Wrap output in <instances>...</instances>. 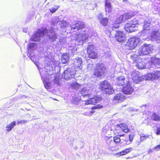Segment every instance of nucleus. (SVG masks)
I'll use <instances>...</instances> for the list:
<instances>
[{
    "label": "nucleus",
    "instance_id": "obj_13",
    "mask_svg": "<svg viewBox=\"0 0 160 160\" xmlns=\"http://www.w3.org/2000/svg\"><path fill=\"white\" fill-rule=\"evenodd\" d=\"M93 49L94 45H90L88 48L87 52L90 58L94 59L97 57L98 54L96 52L93 51Z\"/></svg>",
    "mask_w": 160,
    "mask_h": 160
},
{
    "label": "nucleus",
    "instance_id": "obj_38",
    "mask_svg": "<svg viewBox=\"0 0 160 160\" xmlns=\"http://www.w3.org/2000/svg\"><path fill=\"white\" fill-rule=\"evenodd\" d=\"M150 23L147 22H144L143 25V29L144 30H148L149 29Z\"/></svg>",
    "mask_w": 160,
    "mask_h": 160
},
{
    "label": "nucleus",
    "instance_id": "obj_41",
    "mask_svg": "<svg viewBox=\"0 0 160 160\" xmlns=\"http://www.w3.org/2000/svg\"><path fill=\"white\" fill-rule=\"evenodd\" d=\"M149 138L148 135H141L140 136V141L141 142L145 140H146L147 138Z\"/></svg>",
    "mask_w": 160,
    "mask_h": 160
},
{
    "label": "nucleus",
    "instance_id": "obj_59",
    "mask_svg": "<svg viewBox=\"0 0 160 160\" xmlns=\"http://www.w3.org/2000/svg\"><path fill=\"white\" fill-rule=\"evenodd\" d=\"M124 143L126 144H129V143H128L127 142H125Z\"/></svg>",
    "mask_w": 160,
    "mask_h": 160
},
{
    "label": "nucleus",
    "instance_id": "obj_3",
    "mask_svg": "<svg viewBox=\"0 0 160 160\" xmlns=\"http://www.w3.org/2000/svg\"><path fill=\"white\" fill-rule=\"evenodd\" d=\"M100 85V88L103 92L106 94H110L114 92L112 87L107 81L105 80L101 82Z\"/></svg>",
    "mask_w": 160,
    "mask_h": 160
},
{
    "label": "nucleus",
    "instance_id": "obj_60",
    "mask_svg": "<svg viewBox=\"0 0 160 160\" xmlns=\"http://www.w3.org/2000/svg\"><path fill=\"white\" fill-rule=\"evenodd\" d=\"M90 112V113H93V112Z\"/></svg>",
    "mask_w": 160,
    "mask_h": 160
},
{
    "label": "nucleus",
    "instance_id": "obj_21",
    "mask_svg": "<svg viewBox=\"0 0 160 160\" xmlns=\"http://www.w3.org/2000/svg\"><path fill=\"white\" fill-rule=\"evenodd\" d=\"M125 98V96L122 93H119L116 95L113 99V103L115 104L123 101Z\"/></svg>",
    "mask_w": 160,
    "mask_h": 160
},
{
    "label": "nucleus",
    "instance_id": "obj_22",
    "mask_svg": "<svg viewBox=\"0 0 160 160\" xmlns=\"http://www.w3.org/2000/svg\"><path fill=\"white\" fill-rule=\"evenodd\" d=\"M132 78L133 82L136 83H138L142 80V78L139 76V75L135 72L132 73Z\"/></svg>",
    "mask_w": 160,
    "mask_h": 160
},
{
    "label": "nucleus",
    "instance_id": "obj_8",
    "mask_svg": "<svg viewBox=\"0 0 160 160\" xmlns=\"http://www.w3.org/2000/svg\"><path fill=\"white\" fill-rule=\"evenodd\" d=\"M131 58L133 61L136 62V66L138 69H142L145 68V63L142 61V59L136 55L131 56Z\"/></svg>",
    "mask_w": 160,
    "mask_h": 160
},
{
    "label": "nucleus",
    "instance_id": "obj_37",
    "mask_svg": "<svg viewBox=\"0 0 160 160\" xmlns=\"http://www.w3.org/2000/svg\"><path fill=\"white\" fill-rule=\"evenodd\" d=\"M124 21L123 19V17L122 15L120 16L117 19L116 21V23H121L122 22Z\"/></svg>",
    "mask_w": 160,
    "mask_h": 160
},
{
    "label": "nucleus",
    "instance_id": "obj_9",
    "mask_svg": "<svg viewBox=\"0 0 160 160\" xmlns=\"http://www.w3.org/2000/svg\"><path fill=\"white\" fill-rule=\"evenodd\" d=\"M76 71L74 68H68L62 74V76L65 79H69L74 77Z\"/></svg>",
    "mask_w": 160,
    "mask_h": 160
},
{
    "label": "nucleus",
    "instance_id": "obj_30",
    "mask_svg": "<svg viewBox=\"0 0 160 160\" xmlns=\"http://www.w3.org/2000/svg\"><path fill=\"white\" fill-rule=\"evenodd\" d=\"M37 48V45L35 43H31L28 46V50L31 51L35 50Z\"/></svg>",
    "mask_w": 160,
    "mask_h": 160
},
{
    "label": "nucleus",
    "instance_id": "obj_26",
    "mask_svg": "<svg viewBox=\"0 0 160 160\" xmlns=\"http://www.w3.org/2000/svg\"><path fill=\"white\" fill-rule=\"evenodd\" d=\"M16 125V122L15 121H13L6 127V130L7 132L11 131L12 128Z\"/></svg>",
    "mask_w": 160,
    "mask_h": 160
},
{
    "label": "nucleus",
    "instance_id": "obj_47",
    "mask_svg": "<svg viewBox=\"0 0 160 160\" xmlns=\"http://www.w3.org/2000/svg\"><path fill=\"white\" fill-rule=\"evenodd\" d=\"M59 78L57 77H55L54 79V82L55 84H56L57 85H58L59 84Z\"/></svg>",
    "mask_w": 160,
    "mask_h": 160
},
{
    "label": "nucleus",
    "instance_id": "obj_4",
    "mask_svg": "<svg viewBox=\"0 0 160 160\" xmlns=\"http://www.w3.org/2000/svg\"><path fill=\"white\" fill-rule=\"evenodd\" d=\"M138 21L136 19L127 23L125 26V29L127 32H131L137 30V27L138 25Z\"/></svg>",
    "mask_w": 160,
    "mask_h": 160
},
{
    "label": "nucleus",
    "instance_id": "obj_28",
    "mask_svg": "<svg viewBox=\"0 0 160 160\" xmlns=\"http://www.w3.org/2000/svg\"><path fill=\"white\" fill-rule=\"evenodd\" d=\"M61 61L63 64L67 63L69 60V55L68 53L63 54L61 58Z\"/></svg>",
    "mask_w": 160,
    "mask_h": 160
},
{
    "label": "nucleus",
    "instance_id": "obj_35",
    "mask_svg": "<svg viewBox=\"0 0 160 160\" xmlns=\"http://www.w3.org/2000/svg\"><path fill=\"white\" fill-rule=\"evenodd\" d=\"M79 101L80 99L74 96L72 97V103L75 104H77Z\"/></svg>",
    "mask_w": 160,
    "mask_h": 160
},
{
    "label": "nucleus",
    "instance_id": "obj_39",
    "mask_svg": "<svg viewBox=\"0 0 160 160\" xmlns=\"http://www.w3.org/2000/svg\"><path fill=\"white\" fill-rule=\"evenodd\" d=\"M122 16L124 21H125L127 19H128L132 17V16L129 13H125L123 14Z\"/></svg>",
    "mask_w": 160,
    "mask_h": 160
},
{
    "label": "nucleus",
    "instance_id": "obj_42",
    "mask_svg": "<svg viewBox=\"0 0 160 160\" xmlns=\"http://www.w3.org/2000/svg\"><path fill=\"white\" fill-rule=\"evenodd\" d=\"M119 23H116L115 22V24L112 25V29H113L114 28H118L119 26Z\"/></svg>",
    "mask_w": 160,
    "mask_h": 160
},
{
    "label": "nucleus",
    "instance_id": "obj_14",
    "mask_svg": "<svg viewBox=\"0 0 160 160\" xmlns=\"http://www.w3.org/2000/svg\"><path fill=\"white\" fill-rule=\"evenodd\" d=\"M101 100V98L98 96H95L93 98H91L89 100L85 101L86 105L89 104H94L96 103L99 102Z\"/></svg>",
    "mask_w": 160,
    "mask_h": 160
},
{
    "label": "nucleus",
    "instance_id": "obj_1",
    "mask_svg": "<svg viewBox=\"0 0 160 160\" xmlns=\"http://www.w3.org/2000/svg\"><path fill=\"white\" fill-rule=\"evenodd\" d=\"M84 27V23L81 21H78L76 23H72L71 25V29H77L80 30L79 31V33L77 34L76 38V44L80 45L86 42L88 37V34L87 33L88 32L84 29L80 30Z\"/></svg>",
    "mask_w": 160,
    "mask_h": 160
},
{
    "label": "nucleus",
    "instance_id": "obj_32",
    "mask_svg": "<svg viewBox=\"0 0 160 160\" xmlns=\"http://www.w3.org/2000/svg\"><path fill=\"white\" fill-rule=\"evenodd\" d=\"M151 118L155 121H160V117L156 113H153L151 116Z\"/></svg>",
    "mask_w": 160,
    "mask_h": 160
},
{
    "label": "nucleus",
    "instance_id": "obj_27",
    "mask_svg": "<svg viewBox=\"0 0 160 160\" xmlns=\"http://www.w3.org/2000/svg\"><path fill=\"white\" fill-rule=\"evenodd\" d=\"M32 60L34 62L36 65L37 67L38 68H39V59L38 57L34 55L32 56L31 57Z\"/></svg>",
    "mask_w": 160,
    "mask_h": 160
},
{
    "label": "nucleus",
    "instance_id": "obj_48",
    "mask_svg": "<svg viewBox=\"0 0 160 160\" xmlns=\"http://www.w3.org/2000/svg\"><path fill=\"white\" fill-rule=\"evenodd\" d=\"M116 154L118 156H120L125 155V154H126L125 153V152H124V150H123V151H122L120 152H119L117 153Z\"/></svg>",
    "mask_w": 160,
    "mask_h": 160
},
{
    "label": "nucleus",
    "instance_id": "obj_11",
    "mask_svg": "<svg viewBox=\"0 0 160 160\" xmlns=\"http://www.w3.org/2000/svg\"><path fill=\"white\" fill-rule=\"evenodd\" d=\"M95 90L90 88H83L80 91V93L83 97L88 96L90 98L95 92Z\"/></svg>",
    "mask_w": 160,
    "mask_h": 160
},
{
    "label": "nucleus",
    "instance_id": "obj_17",
    "mask_svg": "<svg viewBox=\"0 0 160 160\" xmlns=\"http://www.w3.org/2000/svg\"><path fill=\"white\" fill-rule=\"evenodd\" d=\"M119 136H117L113 137V141L111 140L110 142L109 146L110 147L109 148V150L111 151H114V149H113V147L115 145V143H117L121 141V139L119 138Z\"/></svg>",
    "mask_w": 160,
    "mask_h": 160
},
{
    "label": "nucleus",
    "instance_id": "obj_12",
    "mask_svg": "<svg viewBox=\"0 0 160 160\" xmlns=\"http://www.w3.org/2000/svg\"><path fill=\"white\" fill-rule=\"evenodd\" d=\"M133 91V88L129 82H127L122 89V92L126 94H131Z\"/></svg>",
    "mask_w": 160,
    "mask_h": 160
},
{
    "label": "nucleus",
    "instance_id": "obj_31",
    "mask_svg": "<svg viewBox=\"0 0 160 160\" xmlns=\"http://www.w3.org/2000/svg\"><path fill=\"white\" fill-rule=\"evenodd\" d=\"M112 9L111 6L105 5V11L106 15H109V13L111 12Z\"/></svg>",
    "mask_w": 160,
    "mask_h": 160
},
{
    "label": "nucleus",
    "instance_id": "obj_6",
    "mask_svg": "<svg viewBox=\"0 0 160 160\" xmlns=\"http://www.w3.org/2000/svg\"><path fill=\"white\" fill-rule=\"evenodd\" d=\"M42 34H46V36H48L52 41H55L57 38L56 35L52 28L49 31L47 28H43L42 30H41V36Z\"/></svg>",
    "mask_w": 160,
    "mask_h": 160
},
{
    "label": "nucleus",
    "instance_id": "obj_54",
    "mask_svg": "<svg viewBox=\"0 0 160 160\" xmlns=\"http://www.w3.org/2000/svg\"><path fill=\"white\" fill-rule=\"evenodd\" d=\"M147 106L146 105H145L143 106L142 107V109L144 110L145 109H146V107Z\"/></svg>",
    "mask_w": 160,
    "mask_h": 160
},
{
    "label": "nucleus",
    "instance_id": "obj_46",
    "mask_svg": "<svg viewBox=\"0 0 160 160\" xmlns=\"http://www.w3.org/2000/svg\"><path fill=\"white\" fill-rule=\"evenodd\" d=\"M132 150V148H126L125 149L124 151L125 153L126 154L127 153L131 151Z\"/></svg>",
    "mask_w": 160,
    "mask_h": 160
},
{
    "label": "nucleus",
    "instance_id": "obj_58",
    "mask_svg": "<svg viewBox=\"0 0 160 160\" xmlns=\"http://www.w3.org/2000/svg\"><path fill=\"white\" fill-rule=\"evenodd\" d=\"M44 84L45 86V87H46V88H47V87H48V84H47V85H46L45 84V83H44Z\"/></svg>",
    "mask_w": 160,
    "mask_h": 160
},
{
    "label": "nucleus",
    "instance_id": "obj_49",
    "mask_svg": "<svg viewBox=\"0 0 160 160\" xmlns=\"http://www.w3.org/2000/svg\"><path fill=\"white\" fill-rule=\"evenodd\" d=\"M134 134H131L129 136V141L130 142H131L133 140V137Z\"/></svg>",
    "mask_w": 160,
    "mask_h": 160
},
{
    "label": "nucleus",
    "instance_id": "obj_51",
    "mask_svg": "<svg viewBox=\"0 0 160 160\" xmlns=\"http://www.w3.org/2000/svg\"><path fill=\"white\" fill-rule=\"evenodd\" d=\"M93 67V65L92 64H89L88 66V69L91 70Z\"/></svg>",
    "mask_w": 160,
    "mask_h": 160
},
{
    "label": "nucleus",
    "instance_id": "obj_25",
    "mask_svg": "<svg viewBox=\"0 0 160 160\" xmlns=\"http://www.w3.org/2000/svg\"><path fill=\"white\" fill-rule=\"evenodd\" d=\"M150 62L152 64L155 65L157 67L156 65H160V59L155 57H152L151 58Z\"/></svg>",
    "mask_w": 160,
    "mask_h": 160
},
{
    "label": "nucleus",
    "instance_id": "obj_20",
    "mask_svg": "<svg viewBox=\"0 0 160 160\" xmlns=\"http://www.w3.org/2000/svg\"><path fill=\"white\" fill-rule=\"evenodd\" d=\"M98 19L99 22L103 26H105L107 24L108 19L107 18H103V15L101 13H99L98 16Z\"/></svg>",
    "mask_w": 160,
    "mask_h": 160
},
{
    "label": "nucleus",
    "instance_id": "obj_15",
    "mask_svg": "<svg viewBox=\"0 0 160 160\" xmlns=\"http://www.w3.org/2000/svg\"><path fill=\"white\" fill-rule=\"evenodd\" d=\"M59 64V62L58 61H56L54 59L49 62V63L47 64V66H46V69L50 71L52 70L53 68L57 66H58Z\"/></svg>",
    "mask_w": 160,
    "mask_h": 160
},
{
    "label": "nucleus",
    "instance_id": "obj_56",
    "mask_svg": "<svg viewBox=\"0 0 160 160\" xmlns=\"http://www.w3.org/2000/svg\"><path fill=\"white\" fill-rule=\"evenodd\" d=\"M152 152V149H149L148 151V153H150V152Z\"/></svg>",
    "mask_w": 160,
    "mask_h": 160
},
{
    "label": "nucleus",
    "instance_id": "obj_43",
    "mask_svg": "<svg viewBox=\"0 0 160 160\" xmlns=\"http://www.w3.org/2000/svg\"><path fill=\"white\" fill-rule=\"evenodd\" d=\"M103 107V105L101 104H98L95 106H94L92 107V109H100L102 108Z\"/></svg>",
    "mask_w": 160,
    "mask_h": 160
},
{
    "label": "nucleus",
    "instance_id": "obj_7",
    "mask_svg": "<svg viewBox=\"0 0 160 160\" xmlns=\"http://www.w3.org/2000/svg\"><path fill=\"white\" fill-rule=\"evenodd\" d=\"M140 42L139 38L133 37L129 38L127 42V46L129 49L132 50L135 48Z\"/></svg>",
    "mask_w": 160,
    "mask_h": 160
},
{
    "label": "nucleus",
    "instance_id": "obj_29",
    "mask_svg": "<svg viewBox=\"0 0 160 160\" xmlns=\"http://www.w3.org/2000/svg\"><path fill=\"white\" fill-rule=\"evenodd\" d=\"M81 87V85L76 82H72L70 84V87L72 89L77 90Z\"/></svg>",
    "mask_w": 160,
    "mask_h": 160
},
{
    "label": "nucleus",
    "instance_id": "obj_5",
    "mask_svg": "<svg viewBox=\"0 0 160 160\" xmlns=\"http://www.w3.org/2000/svg\"><path fill=\"white\" fill-rule=\"evenodd\" d=\"M105 70L104 65L101 62H99L97 64L94 75L98 78H101L104 76Z\"/></svg>",
    "mask_w": 160,
    "mask_h": 160
},
{
    "label": "nucleus",
    "instance_id": "obj_45",
    "mask_svg": "<svg viewBox=\"0 0 160 160\" xmlns=\"http://www.w3.org/2000/svg\"><path fill=\"white\" fill-rule=\"evenodd\" d=\"M112 2L111 0H106L105 5L111 6V3Z\"/></svg>",
    "mask_w": 160,
    "mask_h": 160
},
{
    "label": "nucleus",
    "instance_id": "obj_53",
    "mask_svg": "<svg viewBox=\"0 0 160 160\" xmlns=\"http://www.w3.org/2000/svg\"><path fill=\"white\" fill-rule=\"evenodd\" d=\"M97 35H98V34H97V33H95V32H94L93 35H91V38H94V37H96Z\"/></svg>",
    "mask_w": 160,
    "mask_h": 160
},
{
    "label": "nucleus",
    "instance_id": "obj_23",
    "mask_svg": "<svg viewBox=\"0 0 160 160\" xmlns=\"http://www.w3.org/2000/svg\"><path fill=\"white\" fill-rule=\"evenodd\" d=\"M117 126L118 128H120L123 132L127 133L129 131L127 126L125 123H121L120 124H118Z\"/></svg>",
    "mask_w": 160,
    "mask_h": 160
},
{
    "label": "nucleus",
    "instance_id": "obj_33",
    "mask_svg": "<svg viewBox=\"0 0 160 160\" xmlns=\"http://www.w3.org/2000/svg\"><path fill=\"white\" fill-rule=\"evenodd\" d=\"M61 22V20L58 17H55L52 23L54 25H57L60 24Z\"/></svg>",
    "mask_w": 160,
    "mask_h": 160
},
{
    "label": "nucleus",
    "instance_id": "obj_50",
    "mask_svg": "<svg viewBox=\"0 0 160 160\" xmlns=\"http://www.w3.org/2000/svg\"><path fill=\"white\" fill-rule=\"evenodd\" d=\"M154 150L155 151H158L160 150V145H157L154 148Z\"/></svg>",
    "mask_w": 160,
    "mask_h": 160
},
{
    "label": "nucleus",
    "instance_id": "obj_34",
    "mask_svg": "<svg viewBox=\"0 0 160 160\" xmlns=\"http://www.w3.org/2000/svg\"><path fill=\"white\" fill-rule=\"evenodd\" d=\"M120 128H118L116 129L115 130H114V133L115 134H117V136H119L120 137L123 136H124V134H122L121 133V132L122 131L121 129H119Z\"/></svg>",
    "mask_w": 160,
    "mask_h": 160
},
{
    "label": "nucleus",
    "instance_id": "obj_57",
    "mask_svg": "<svg viewBox=\"0 0 160 160\" xmlns=\"http://www.w3.org/2000/svg\"><path fill=\"white\" fill-rule=\"evenodd\" d=\"M107 53L108 54V55H107V56H109V54H110V53H109V52H107V53H105V54L106 55V54Z\"/></svg>",
    "mask_w": 160,
    "mask_h": 160
},
{
    "label": "nucleus",
    "instance_id": "obj_18",
    "mask_svg": "<svg viewBox=\"0 0 160 160\" xmlns=\"http://www.w3.org/2000/svg\"><path fill=\"white\" fill-rule=\"evenodd\" d=\"M125 36L122 31H117L115 34V38L118 42H123L125 40Z\"/></svg>",
    "mask_w": 160,
    "mask_h": 160
},
{
    "label": "nucleus",
    "instance_id": "obj_61",
    "mask_svg": "<svg viewBox=\"0 0 160 160\" xmlns=\"http://www.w3.org/2000/svg\"><path fill=\"white\" fill-rule=\"evenodd\" d=\"M126 0H123V1H126Z\"/></svg>",
    "mask_w": 160,
    "mask_h": 160
},
{
    "label": "nucleus",
    "instance_id": "obj_16",
    "mask_svg": "<svg viewBox=\"0 0 160 160\" xmlns=\"http://www.w3.org/2000/svg\"><path fill=\"white\" fill-rule=\"evenodd\" d=\"M150 37L152 40H155L158 43H160V33L158 31H153Z\"/></svg>",
    "mask_w": 160,
    "mask_h": 160
},
{
    "label": "nucleus",
    "instance_id": "obj_19",
    "mask_svg": "<svg viewBox=\"0 0 160 160\" xmlns=\"http://www.w3.org/2000/svg\"><path fill=\"white\" fill-rule=\"evenodd\" d=\"M82 62L81 58L79 57L76 58L74 61L73 63L75 69H81L82 68L81 65Z\"/></svg>",
    "mask_w": 160,
    "mask_h": 160
},
{
    "label": "nucleus",
    "instance_id": "obj_36",
    "mask_svg": "<svg viewBox=\"0 0 160 160\" xmlns=\"http://www.w3.org/2000/svg\"><path fill=\"white\" fill-rule=\"evenodd\" d=\"M59 7L60 6L58 5H55L53 7L50 9L49 11L51 13H53L59 8Z\"/></svg>",
    "mask_w": 160,
    "mask_h": 160
},
{
    "label": "nucleus",
    "instance_id": "obj_24",
    "mask_svg": "<svg viewBox=\"0 0 160 160\" xmlns=\"http://www.w3.org/2000/svg\"><path fill=\"white\" fill-rule=\"evenodd\" d=\"M125 78L123 76H120L117 77L115 79V81L117 84L122 86L125 83Z\"/></svg>",
    "mask_w": 160,
    "mask_h": 160
},
{
    "label": "nucleus",
    "instance_id": "obj_10",
    "mask_svg": "<svg viewBox=\"0 0 160 160\" xmlns=\"http://www.w3.org/2000/svg\"><path fill=\"white\" fill-rule=\"evenodd\" d=\"M145 79L148 80H156L160 78V71L157 70L150 72L144 76Z\"/></svg>",
    "mask_w": 160,
    "mask_h": 160
},
{
    "label": "nucleus",
    "instance_id": "obj_44",
    "mask_svg": "<svg viewBox=\"0 0 160 160\" xmlns=\"http://www.w3.org/2000/svg\"><path fill=\"white\" fill-rule=\"evenodd\" d=\"M27 122V121L26 120H22L18 121L17 122V124H24Z\"/></svg>",
    "mask_w": 160,
    "mask_h": 160
},
{
    "label": "nucleus",
    "instance_id": "obj_52",
    "mask_svg": "<svg viewBox=\"0 0 160 160\" xmlns=\"http://www.w3.org/2000/svg\"><path fill=\"white\" fill-rule=\"evenodd\" d=\"M156 133L157 135H160V127L157 128V130L156 132Z\"/></svg>",
    "mask_w": 160,
    "mask_h": 160
},
{
    "label": "nucleus",
    "instance_id": "obj_40",
    "mask_svg": "<svg viewBox=\"0 0 160 160\" xmlns=\"http://www.w3.org/2000/svg\"><path fill=\"white\" fill-rule=\"evenodd\" d=\"M61 22L59 25H60L61 27H65L67 25V23L66 21L64 20H61Z\"/></svg>",
    "mask_w": 160,
    "mask_h": 160
},
{
    "label": "nucleus",
    "instance_id": "obj_2",
    "mask_svg": "<svg viewBox=\"0 0 160 160\" xmlns=\"http://www.w3.org/2000/svg\"><path fill=\"white\" fill-rule=\"evenodd\" d=\"M152 50V47L151 45L145 43L139 48L138 50L137 53L139 56L146 55L150 54Z\"/></svg>",
    "mask_w": 160,
    "mask_h": 160
},
{
    "label": "nucleus",
    "instance_id": "obj_55",
    "mask_svg": "<svg viewBox=\"0 0 160 160\" xmlns=\"http://www.w3.org/2000/svg\"><path fill=\"white\" fill-rule=\"evenodd\" d=\"M83 114L86 116H89L91 114L90 113H87L85 112Z\"/></svg>",
    "mask_w": 160,
    "mask_h": 160
}]
</instances>
